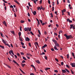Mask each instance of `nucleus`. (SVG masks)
Returning <instances> with one entry per match:
<instances>
[{"instance_id": "1", "label": "nucleus", "mask_w": 75, "mask_h": 75, "mask_svg": "<svg viewBox=\"0 0 75 75\" xmlns=\"http://www.w3.org/2000/svg\"><path fill=\"white\" fill-rule=\"evenodd\" d=\"M64 35L66 37V39L67 40H69V38H72V36L71 35H69V36H68V35H67V34H65Z\"/></svg>"}, {"instance_id": "2", "label": "nucleus", "mask_w": 75, "mask_h": 75, "mask_svg": "<svg viewBox=\"0 0 75 75\" xmlns=\"http://www.w3.org/2000/svg\"><path fill=\"white\" fill-rule=\"evenodd\" d=\"M70 29H71V28H73V29L74 30L75 29V28L74 27V26L72 24H71L70 25Z\"/></svg>"}, {"instance_id": "3", "label": "nucleus", "mask_w": 75, "mask_h": 75, "mask_svg": "<svg viewBox=\"0 0 75 75\" xmlns=\"http://www.w3.org/2000/svg\"><path fill=\"white\" fill-rule=\"evenodd\" d=\"M31 28L30 27V28H29V27H28L27 28V31H31Z\"/></svg>"}, {"instance_id": "4", "label": "nucleus", "mask_w": 75, "mask_h": 75, "mask_svg": "<svg viewBox=\"0 0 75 75\" xmlns=\"http://www.w3.org/2000/svg\"><path fill=\"white\" fill-rule=\"evenodd\" d=\"M71 65V66L72 67H75V63H71L70 64Z\"/></svg>"}, {"instance_id": "5", "label": "nucleus", "mask_w": 75, "mask_h": 75, "mask_svg": "<svg viewBox=\"0 0 75 75\" xmlns=\"http://www.w3.org/2000/svg\"><path fill=\"white\" fill-rule=\"evenodd\" d=\"M25 40L26 41H30V38L28 37L26 38Z\"/></svg>"}, {"instance_id": "6", "label": "nucleus", "mask_w": 75, "mask_h": 75, "mask_svg": "<svg viewBox=\"0 0 75 75\" xmlns=\"http://www.w3.org/2000/svg\"><path fill=\"white\" fill-rule=\"evenodd\" d=\"M54 49L55 50H59V49H57V46L56 45L54 46Z\"/></svg>"}, {"instance_id": "7", "label": "nucleus", "mask_w": 75, "mask_h": 75, "mask_svg": "<svg viewBox=\"0 0 75 75\" xmlns=\"http://www.w3.org/2000/svg\"><path fill=\"white\" fill-rule=\"evenodd\" d=\"M33 13L34 15V16H35V14H37V12H36V11H34V12H33Z\"/></svg>"}, {"instance_id": "8", "label": "nucleus", "mask_w": 75, "mask_h": 75, "mask_svg": "<svg viewBox=\"0 0 75 75\" xmlns=\"http://www.w3.org/2000/svg\"><path fill=\"white\" fill-rule=\"evenodd\" d=\"M3 23L5 25V26H7V24L6 23V21H4Z\"/></svg>"}, {"instance_id": "9", "label": "nucleus", "mask_w": 75, "mask_h": 75, "mask_svg": "<svg viewBox=\"0 0 75 75\" xmlns=\"http://www.w3.org/2000/svg\"><path fill=\"white\" fill-rule=\"evenodd\" d=\"M52 41L53 42L55 43V44H56V43H57V41H56L55 40L53 39L52 40Z\"/></svg>"}, {"instance_id": "10", "label": "nucleus", "mask_w": 75, "mask_h": 75, "mask_svg": "<svg viewBox=\"0 0 75 75\" xmlns=\"http://www.w3.org/2000/svg\"><path fill=\"white\" fill-rule=\"evenodd\" d=\"M40 7H41V9H42V10H45V8L42 7V6H40Z\"/></svg>"}, {"instance_id": "11", "label": "nucleus", "mask_w": 75, "mask_h": 75, "mask_svg": "<svg viewBox=\"0 0 75 75\" xmlns=\"http://www.w3.org/2000/svg\"><path fill=\"white\" fill-rule=\"evenodd\" d=\"M62 71L63 73H66V72H67V71H66L65 69L62 70Z\"/></svg>"}, {"instance_id": "12", "label": "nucleus", "mask_w": 75, "mask_h": 75, "mask_svg": "<svg viewBox=\"0 0 75 75\" xmlns=\"http://www.w3.org/2000/svg\"><path fill=\"white\" fill-rule=\"evenodd\" d=\"M51 68L48 67H47L45 69L46 70V71H47V70L48 69H50Z\"/></svg>"}, {"instance_id": "13", "label": "nucleus", "mask_w": 75, "mask_h": 75, "mask_svg": "<svg viewBox=\"0 0 75 75\" xmlns=\"http://www.w3.org/2000/svg\"><path fill=\"white\" fill-rule=\"evenodd\" d=\"M2 41H3V42L4 44H6V41H5V40H4L3 39H2Z\"/></svg>"}, {"instance_id": "14", "label": "nucleus", "mask_w": 75, "mask_h": 75, "mask_svg": "<svg viewBox=\"0 0 75 75\" xmlns=\"http://www.w3.org/2000/svg\"><path fill=\"white\" fill-rule=\"evenodd\" d=\"M55 44L56 45V46H57V47H59V45L58 43H57V42Z\"/></svg>"}, {"instance_id": "15", "label": "nucleus", "mask_w": 75, "mask_h": 75, "mask_svg": "<svg viewBox=\"0 0 75 75\" xmlns=\"http://www.w3.org/2000/svg\"><path fill=\"white\" fill-rule=\"evenodd\" d=\"M20 70L21 71V72H22V73H23V74H25V72H24V71H23V70H21V69H20V68H19Z\"/></svg>"}, {"instance_id": "16", "label": "nucleus", "mask_w": 75, "mask_h": 75, "mask_svg": "<svg viewBox=\"0 0 75 75\" xmlns=\"http://www.w3.org/2000/svg\"><path fill=\"white\" fill-rule=\"evenodd\" d=\"M36 62L38 63V64H40V61L38 60H37L36 61Z\"/></svg>"}, {"instance_id": "17", "label": "nucleus", "mask_w": 75, "mask_h": 75, "mask_svg": "<svg viewBox=\"0 0 75 75\" xmlns=\"http://www.w3.org/2000/svg\"><path fill=\"white\" fill-rule=\"evenodd\" d=\"M19 40H21V41H23V39H22V38L21 37H19Z\"/></svg>"}, {"instance_id": "18", "label": "nucleus", "mask_w": 75, "mask_h": 75, "mask_svg": "<svg viewBox=\"0 0 75 75\" xmlns=\"http://www.w3.org/2000/svg\"><path fill=\"white\" fill-rule=\"evenodd\" d=\"M65 70L67 71V72H68V73H69V71L68 70V69H65Z\"/></svg>"}, {"instance_id": "19", "label": "nucleus", "mask_w": 75, "mask_h": 75, "mask_svg": "<svg viewBox=\"0 0 75 75\" xmlns=\"http://www.w3.org/2000/svg\"><path fill=\"white\" fill-rule=\"evenodd\" d=\"M21 65H22V67H24V66H25V64H23V63H21Z\"/></svg>"}, {"instance_id": "20", "label": "nucleus", "mask_w": 75, "mask_h": 75, "mask_svg": "<svg viewBox=\"0 0 75 75\" xmlns=\"http://www.w3.org/2000/svg\"><path fill=\"white\" fill-rule=\"evenodd\" d=\"M18 35L19 37H20L21 36V32H19L18 33Z\"/></svg>"}, {"instance_id": "21", "label": "nucleus", "mask_w": 75, "mask_h": 75, "mask_svg": "<svg viewBox=\"0 0 75 75\" xmlns=\"http://www.w3.org/2000/svg\"><path fill=\"white\" fill-rule=\"evenodd\" d=\"M11 53L13 55H14V53L13 52V50H11Z\"/></svg>"}, {"instance_id": "22", "label": "nucleus", "mask_w": 75, "mask_h": 75, "mask_svg": "<svg viewBox=\"0 0 75 75\" xmlns=\"http://www.w3.org/2000/svg\"><path fill=\"white\" fill-rule=\"evenodd\" d=\"M6 67H8V68H10V69H11V67H10V66H9V65H6Z\"/></svg>"}, {"instance_id": "23", "label": "nucleus", "mask_w": 75, "mask_h": 75, "mask_svg": "<svg viewBox=\"0 0 75 75\" xmlns=\"http://www.w3.org/2000/svg\"><path fill=\"white\" fill-rule=\"evenodd\" d=\"M0 47L2 48H3V49H4V46H2L1 45H0Z\"/></svg>"}, {"instance_id": "24", "label": "nucleus", "mask_w": 75, "mask_h": 75, "mask_svg": "<svg viewBox=\"0 0 75 75\" xmlns=\"http://www.w3.org/2000/svg\"><path fill=\"white\" fill-rule=\"evenodd\" d=\"M13 62L15 63V64H17V62L16 61L13 60Z\"/></svg>"}, {"instance_id": "25", "label": "nucleus", "mask_w": 75, "mask_h": 75, "mask_svg": "<svg viewBox=\"0 0 75 75\" xmlns=\"http://www.w3.org/2000/svg\"><path fill=\"white\" fill-rule=\"evenodd\" d=\"M35 44L37 45L38 46V47H39V45H38V43L37 42H35Z\"/></svg>"}, {"instance_id": "26", "label": "nucleus", "mask_w": 75, "mask_h": 75, "mask_svg": "<svg viewBox=\"0 0 75 75\" xmlns=\"http://www.w3.org/2000/svg\"><path fill=\"white\" fill-rule=\"evenodd\" d=\"M11 33L13 34H14V31H11Z\"/></svg>"}, {"instance_id": "27", "label": "nucleus", "mask_w": 75, "mask_h": 75, "mask_svg": "<svg viewBox=\"0 0 75 75\" xmlns=\"http://www.w3.org/2000/svg\"><path fill=\"white\" fill-rule=\"evenodd\" d=\"M38 10H41V7H38Z\"/></svg>"}, {"instance_id": "28", "label": "nucleus", "mask_w": 75, "mask_h": 75, "mask_svg": "<svg viewBox=\"0 0 75 75\" xmlns=\"http://www.w3.org/2000/svg\"><path fill=\"white\" fill-rule=\"evenodd\" d=\"M24 30L25 31H27V28H24Z\"/></svg>"}, {"instance_id": "29", "label": "nucleus", "mask_w": 75, "mask_h": 75, "mask_svg": "<svg viewBox=\"0 0 75 75\" xmlns=\"http://www.w3.org/2000/svg\"><path fill=\"white\" fill-rule=\"evenodd\" d=\"M23 59L24 60H27V59H26V58H25V57H23Z\"/></svg>"}, {"instance_id": "30", "label": "nucleus", "mask_w": 75, "mask_h": 75, "mask_svg": "<svg viewBox=\"0 0 75 75\" xmlns=\"http://www.w3.org/2000/svg\"><path fill=\"white\" fill-rule=\"evenodd\" d=\"M28 5L29 6H30V7H31V5L30 4V2H28Z\"/></svg>"}, {"instance_id": "31", "label": "nucleus", "mask_w": 75, "mask_h": 75, "mask_svg": "<svg viewBox=\"0 0 75 75\" xmlns=\"http://www.w3.org/2000/svg\"><path fill=\"white\" fill-rule=\"evenodd\" d=\"M21 54L22 55H24V53L23 52H21Z\"/></svg>"}, {"instance_id": "32", "label": "nucleus", "mask_w": 75, "mask_h": 75, "mask_svg": "<svg viewBox=\"0 0 75 75\" xmlns=\"http://www.w3.org/2000/svg\"><path fill=\"white\" fill-rule=\"evenodd\" d=\"M21 23H24V21L22 20L21 21Z\"/></svg>"}, {"instance_id": "33", "label": "nucleus", "mask_w": 75, "mask_h": 75, "mask_svg": "<svg viewBox=\"0 0 75 75\" xmlns=\"http://www.w3.org/2000/svg\"><path fill=\"white\" fill-rule=\"evenodd\" d=\"M21 45H24V43L23 42H21Z\"/></svg>"}, {"instance_id": "34", "label": "nucleus", "mask_w": 75, "mask_h": 75, "mask_svg": "<svg viewBox=\"0 0 75 75\" xmlns=\"http://www.w3.org/2000/svg\"><path fill=\"white\" fill-rule=\"evenodd\" d=\"M40 22L41 23V24H42V20H41L40 19L39 20Z\"/></svg>"}, {"instance_id": "35", "label": "nucleus", "mask_w": 75, "mask_h": 75, "mask_svg": "<svg viewBox=\"0 0 75 75\" xmlns=\"http://www.w3.org/2000/svg\"><path fill=\"white\" fill-rule=\"evenodd\" d=\"M52 11H54V6H53L52 7Z\"/></svg>"}, {"instance_id": "36", "label": "nucleus", "mask_w": 75, "mask_h": 75, "mask_svg": "<svg viewBox=\"0 0 75 75\" xmlns=\"http://www.w3.org/2000/svg\"><path fill=\"white\" fill-rule=\"evenodd\" d=\"M45 59H46V60H47V56H45Z\"/></svg>"}, {"instance_id": "37", "label": "nucleus", "mask_w": 75, "mask_h": 75, "mask_svg": "<svg viewBox=\"0 0 75 75\" xmlns=\"http://www.w3.org/2000/svg\"><path fill=\"white\" fill-rule=\"evenodd\" d=\"M48 2L49 4H50V3H51V2L50 0H48Z\"/></svg>"}, {"instance_id": "38", "label": "nucleus", "mask_w": 75, "mask_h": 75, "mask_svg": "<svg viewBox=\"0 0 75 75\" xmlns=\"http://www.w3.org/2000/svg\"><path fill=\"white\" fill-rule=\"evenodd\" d=\"M38 32L40 35H41V33L40 32V30H38Z\"/></svg>"}, {"instance_id": "39", "label": "nucleus", "mask_w": 75, "mask_h": 75, "mask_svg": "<svg viewBox=\"0 0 75 75\" xmlns=\"http://www.w3.org/2000/svg\"><path fill=\"white\" fill-rule=\"evenodd\" d=\"M72 55L73 57H74L75 56H74V52H72Z\"/></svg>"}, {"instance_id": "40", "label": "nucleus", "mask_w": 75, "mask_h": 75, "mask_svg": "<svg viewBox=\"0 0 75 75\" xmlns=\"http://www.w3.org/2000/svg\"><path fill=\"white\" fill-rule=\"evenodd\" d=\"M57 5H58V4H59V1L58 0H57Z\"/></svg>"}, {"instance_id": "41", "label": "nucleus", "mask_w": 75, "mask_h": 75, "mask_svg": "<svg viewBox=\"0 0 75 75\" xmlns=\"http://www.w3.org/2000/svg\"><path fill=\"white\" fill-rule=\"evenodd\" d=\"M4 2V3H7V2L5 1L4 0H2Z\"/></svg>"}, {"instance_id": "42", "label": "nucleus", "mask_w": 75, "mask_h": 75, "mask_svg": "<svg viewBox=\"0 0 75 75\" xmlns=\"http://www.w3.org/2000/svg\"><path fill=\"white\" fill-rule=\"evenodd\" d=\"M71 71L72 74H74V71H73L72 70H71Z\"/></svg>"}, {"instance_id": "43", "label": "nucleus", "mask_w": 75, "mask_h": 75, "mask_svg": "<svg viewBox=\"0 0 75 75\" xmlns=\"http://www.w3.org/2000/svg\"><path fill=\"white\" fill-rule=\"evenodd\" d=\"M67 58L68 59H69V54H67Z\"/></svg>"}, {"instance_id": "44", "label": "nucleus", "mask_w": 75, "mask_h": 75, "mask_svg": "<svg viewBox=\"0 0 75 75\" xmlns=\"http://www.w3.org/2000/svg\"><path fill=\"white\" fill-rule=\"evenodd\" d=\"M67 13L68 14V16H70V13L69 12H67Z\"/></svg>"}, {"instance_id": "45", "label": "nucleus", "mask_w": 75, "mask_h": 75, "mask_svg": "<svg viewBox=\"0 0 75 75\" xmlns=\"http://www.w3.org/2000/svg\"><path fill=\"white\" fill-rule=\"evenodd\" d=\"M0 34L1 36V37H4L3 36V35L1 33H0Z\"/></svg>"}, {"instance_id": "46", "label": "nucleus", "mask_w": 75, "mask_h": 75, "mask_svg": "<svg viewBox=\"0 0 75 75\" xmlns=\"http://www.w3.org/2000/svg\"><path fill=\"white\" fill-rule=\"evenodd\" d=\"M30 33L31 34H32V35H34V34H33V32H32V31H31L30 32Z\"/></svg>"}, {"instance_id": "47", "label": "nucleus", "mask_w": 75, "mask_h": 75, "mask_svg": "<svg viewBox=\"0 0 75 75\" xmlns=\"http://www.w3.org/2000/svg\"><path fill=\"white\" fill-rule=\"evenodd\" d=\"M28 16L29 17H30V13H28Z\"/></svg>"}, {"instance_id": "48", "label": "nucleus", "mask_w": 75, "mask_h": 75, "mask_svg": "<svg viewBox=\"0 0 75 75\" xmlns=\"http://www.w3.org/2000/svg\"><path fill=\"white\" fill-rule=\"evenodd\" d=\"M61 64L62 65H64V62H62L61 63Z\"/></svg>"}, {"instance_id": "49", "label": "nucleus", "mask_w": 75, "mask_h": 75, "mask_svg": "<svg viewBox=\"0 0 75 75\" xmlns=\"http://www.w3.org/2000/svg\"><path fill=\"white\" fill-rule=\"evenodd\" d=\"M55 60L56 61H57V62H58V59L55 58Z\"/></svg>"}, {"instance_id": "50", "label": "nucleus", "mask_w": 75, "mask_h": 75, "mask_svg": "<svg viewBox=\"0 0 75 75\" xmlns=\"http://www.w3.org/2000/svg\"><path fill=\"white\" fill-rule=\"evenodd\" d=\"M54 71L55 72H58V70H54Z\"/></svg>"}, {"instance_id": "51", "label": "nucleus", "mask_w": 75, "mask_h": 75, "mask_svg": "<svg viewBox=\"0 0 75 75\" xmlns=\"http://www.w3.org/2000/svg\"><path fill=\"white\" fill-rule=\"evenodd\" d=\"M45 23H42V25H45Z\"/></svg>"}, {"instance_id": "52", "label": "nucleus", "mask_w": 75, "mask_h": 75, "mask_svg": "<svg viewBox=\"0 0 75 75\" xmlns=\"http://www.w3.org/2000/svg\"><path fill=\"white\" fill-rule=\"evenodd\" d=\"M24 62H25V60H23L22 62V63L23 64V63H24Z\"/></svg>"}, {"instance_id": "53", "label": "nucleus", "mask_w": 75, "mask_h": 75, "mask_svg": "<svg viewBox=\"0 0 75 75\" xmlns=\"http://www.w3.org/2000/svg\"><path fill=\"white\" fill-rule=\"evenodd\" d=\"M22 48H25V46H23V45H22Z\"/></svg>"}, {"instance_id": "54", "label": "nucleus", "mask_w": 75, "mask_h": 75, "mask_svg": "<svg viewBox=\"0 0 75 75\" xmlns=\"http://www.w3.org/2000/svg\"><path fill=\"white\" fill-rule=\"evenodd\" d=\"M66 67L67 68H69V66H68V64L66 65Z\"/></svg>"}, {"instance_id": "55", "label": "nucleus", "mask_w": 75, "mask_h": 75, "mask_svg": "<svg viewBox=\"0 0 75 75\" xmlns=\"http://www.w3.org/2000/svg\"><path fill=\"white\" fill-rule=\"evenodd\" d=\"M70 20L69 19H67V21H68H68H69V22Z\"/></svg>"}, {"instance_id": "56", "label": "nucleus", "mask_w": 75, "mask_h": 75, "mask_svg": "<svg viewBox=\"0 0 75 75\" xmlns=\"http://www.w3.org/2000/svg\"><path fill=\"white\" fill-rule=\"evenodd\" d=\"M52 25H51V24L49 25L48 27H51H51Z\"/></svg>"}, {"instance_id": "57", "label": "nucleus", "mask_w": 75, "mask_h": 75, "mask_svg": "<svg viewBox=\"0 0 75 75\" xmlns=\"http://www.w3.org/2000/svg\"><path fill=\"white\" fill-rule=\"evenodd\" d=\"M61 33H62V31H59V34H60Z\"/></svg>"}, {"instance_id": "58", "label": "nucleus", "mask_w": 75, "mask_h": 75, "mask_svg": "<svg viewBox=\"0 0 75 75\" xmlns=\"http://www.w3.org/2000/svg\"><path fill=\"white\" fill-rule=\"evenodd\" d=\"M38 25H41L40 24V22H38Z\"/></svg>"}, {"instance_id": "59", "label": "nucleus", "mask_w": 75, "mask_h": 75, "mask_svg": "<svg viewBox=\"0 0 75 75\" xmlns=\"http://www.w3.org/2000/svg\"><path fill=\"white\" fill-rule=\"evenodd\" d=\"M67 3H70L69 0H67Z\"/></svg>"}, {"instance_id": "60", "label": "nucleus", "mask_w": 75, "mask_h": 75, "mask_svg": "<svg viewBox=\"0 0 75 75\" xmlns=\"http://www.w3.org/2000/svg\"><path fill=\"white\" fill-rule=\"evenodd\" d=\"M51 50V51H54V49L53 48H52Z\"/></svg>"}, {"instance_id": "61", "label": "nucleus", "mask_w": 75, "mask_h": 75, "mask_svg": "<svg viewBox=\"0 0 75 75\" xmlns=\"http://www.w3.org/2000/svg\"><path fill=\"white\" fill-rule=\"evenodd\" d=\"M40 3L41 4H42V0H40Z\"/></svg>"}, {"instance_id": "62", "label": "nucleus", "mask_w": 75, "mask_h": 75, "mask_svg": "<svg viewBox=\"0 0 75 75\" xmlns=\"http://www.w3.org/2000/svg\"><path fill=\"white\" fill-rule=\"evenodd\" d=\"M29 45L30 47H31V43H29Z\"/></svg>"}, {"instance_id": "63", "label": "nucleus", "mask_w": 75, "mask_h": 75, "mask_svg": "<svg viewBox=\"0 0 75 75\" xmlns=\"http://www.w3.org/2000/svg\"><path fill=\"white\" fill-rule=\"evenodd\" d=\"M56 27H58V26H59L58 24H56Z\"/></svg>"}, {"instance_id": "64", "label": "nucleus", "mask_w": 75, "mask_h": 75, "mask_svg": "<svg viewBox=\"0 0 75 75\" xmlns=\"http://www.w3.org/2000/svg\"><path fill=\"white\" fill-rule=\"evenodd\" d=\"M30 75H34V74L33 73H30Z\"/></svg>"}]
</instances>
